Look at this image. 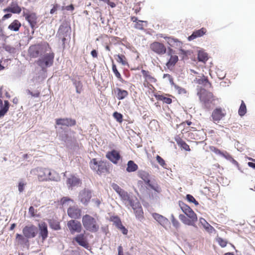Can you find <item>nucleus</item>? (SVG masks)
<instances>
[{"label": "nucleus", "instance_id": "obj_1", "mask_svg": "<svg viewBox=\"0 0 255 255\" xmlns=\"http://www.w3.org/2000/svg\"><path fill=\"white\" fill-rule=\"evenodd\" d=\"M179 205L182 212L187 216L180 214L179 216V219L185 225L194 226L198 220L196 214L188 205L182 201L179 202Z\"/></svg>", "mask_w": 255, "mask_h": 255}, {"label": "nucleus", "instance_id": "obj_2", "mask_svg": "<svg viewBox=\"0 0 255 255\" xmlns=\"http://www.w3.org/2000/svg\"><path fill=\"white\" fill-rule=\"evenodd\" d=\"M82 224L86 230L92 233H96L99 229V225L96 219L88 214L83 216Z\"/></svg>", "mask_w": 255, "mask_h": 255}, {"label": "nucleus", "instance_id": "obj_3", "mask_svg": "<svg viewBox=\"0 0 255 255\" xmlns=\"http://www.w3.org/2000/svg\"><path fill=\"white\" fill-rule=\"evenodd\" d=\"M137 175L139 178L142 179L144 181V183L147 185L151 189L157 193H160L161 192V188L157 183H151L150 175L147 172L143 170H140L138 172Z\"/></svg>", "mask_w": 255, "mask_h": 255}, {"label": "nucleus", "instance_id": "obj_4", "mask_svg": "<svg viewBox=\"0 0 255 255\" xmlns=\"http://www.w3.org/2000/svg\"><path fill=\"white\" fill-rule=\"evenodd\" d=\"M90 166L92 170L96 171L98 174H102L108 171L106 163L102 160L98 162L96 158H93L91 160Z\"/></svg>", "mask_w": 255, "mask_h": 255}, {"label": "nucleus", "instance_id": "obj_5", "mask_svg": "<svg viewBox=\"0 0 255 255\" xmlns=\"http://www.w3.org/2000/svg\"><path fill=\"white\" fill-rule=\"evenodd\" d=\"M149 48L151 51L158 55L165 54L167 50L166 46L163 43L158 41H154L150 43Z\"/></svg>", "mask_w": 255, "mask_h": 255}, {"label": "nucleus", "instance_id": "obj_6", "mask_svg": "<svg viewBox=\"0 0 255 255\" xmlns=\"http://www.w3.org/2000/svg\"><path fill=\"white\" fill-rule=\"evenodd\" d=\"M160 37L164 38L168 45V48L172 49H179L182 47L183 43L177 38H174L172 36H164L163 34L159 35Z\"/></svg>", "mask_w": 255, "mask_h": 255}, {"label": "nucleus", "instance_id": "obj_7", "mask_svg": "<svg viewBox=\"0 0 255 255\" xmlns=\"http://www.w3.org/2000/svg\"><path fill=\"white\" fill-rule=\"evenodd\" d=\"M36 171L38 179L40 181L54 180L51 176V172L48 168L38 167L36 169Z\"/></svg>", "mask_w": 255, "mask_h": 255}, {"label": "nucleus", "instance_id": "obj_8", "mask_svg": "<svg viewBox=\"0 0 255 255\" xmlns=\"http://www.w3.org/2000/svg\"><path fill=\"white\" fill-rule=\"evenodd\" d=\"M54 54L48 53L45 54L42 59L37 61V64L42 69L51 66L53 62Z\"/></svg>", "mask_w": 255, "mask_h": 255}, {"label": "nucleus", "instance_id": "obj_9", "mask_svg": "<svg viewBox=\"0 0 255 255\" xmlns=\"http://www.w3.org/2000/svg\"><path fill=\"white\" fill-rule=\"evenodd\" d=\"M23 16L28 22L31 28L34 30L36 27L38 17L35 12L30 11H23Z\"/></svg>", "mask_w": 255, "mask_h": 255}, {"label": "nucleus", "instance_id": "obj_10", "mask_svg": "<svg viewBox=\"0 0 255 255\" xmlns=\"http://www.w3.org/2000/svg\"><path fill=\"white\" fill-rule=\"evenodd\" d=\"M67 227L71 234L79 233L82 231V226L81 223L75 220H71L67 222Z\"/></svg>", "mask_w": 255, "mask_h": 255}, {"label": "nucleus", "instance_id": "obj_11", "mask_svg": "<svg viewBox=\"0 0 255 255\" xmlns=\"http://www.w3.org/2000/svg\"><path fill=\"white\" fill-rule=\"evenodd\" d=\"M141 72L144 78L143 86L145 87L150 88L151 83H155L157 82L156 79L152 76L148 71L142 69Z\"/></svg>", "mask_w": 255, "mask_h": 255}, {"label": "nucleus", "instance_id": "obj_12", "mask_svg": "<svg viewBox=\"0 0 255 255\" xmlns=\"http://www.w3.org/2000/svg\"><path fill=\"white\" fill-rule=\"evenodd\" d=\"M24 236L27 239L34 238L37 234V228L33 225L26 226L22 230Z\"/></svg>", "mask_w": 255, "mask_h": 255}, {"label": "nucleus", "instance_id": "obj_13", "mask_svg": "<svg viewBox=\"0 0 255 255\" xmlns=\"http://www.w3.org/2000/svg\"><path fill=\"white\" fill-rule=\"evenodd\" d=\"M167 55L170 56V58L166 65L168 68H170L173 67L177 62L178 57L175 54V51L171 48H167Z\"/></svg>", "mask_w": 255, "mask_h": 255}, {"label": "nucleus", "instance_id": "obj_14", "mask_svg": "<svg viewBox=\"0 0 255 255\" xmlns=\"http://www.w3.org/2000/svg\"><path fill=\"white\" fill-rule=\"evenodd\" d=\"M226 115L225 110L221 108H217L213 110L211 117L214 122H219Z\"/></svg>", "mask_w": 255, "mask_h": 255}, {"label": "nucleus", "instance_id": "obj_15", "mask_svg": "<svg viewBox=\"0 0 255 255\" xmlns=\"http://www.w3.org/2000/svg\"><path fill=\"white\" fill-rule=\"evenodd\" d=\"M43 48L44 45L41 43L31 45L28 49L30 56L33 58L37 57L39 53L43 50Z\"/></svg>", "mask_w": 255, "mask_h": 255}, {"label": "nucleus", "instance_id": "obj_16", "mask_svg": "<svg viewBox=\"0 0 255 255\" xmlns=\"http://www.w3.org/2000/svg\"><path fill=\"white\" fill-rule=\"evenodd\" d=\"M76 242L79 245L86 249L89 248V244L84 234H80L73 239V242Z\"/></svg>", "mask_w": 255, "mask_h": 255}, {"label": "nucleus", "instance_id": "obj_17", "mask_svg": "<svg viewBox=\"0 0 255 255\" xmlns=\"http://www.w3.org/2000/svg\"><path fill=\"white\" fill-rule=\"evenodd\" d=\"M130 205L134 211L136 218L140 221L142 220L144 218L143 211L140 203L136 202L134 204L132 202Z\"/></svg>", "mask_w": 255, "mask_h": 255}, {"label": "nucleus", "instance_id": "obj_18", "mask_svg": "<svg viewBox=\"0 0 255 255\" xmlns=\"http://www.w3.org/2000/svg\"><path fill=\"white\" fill-rule=\"evenodd\" d=\"M92 197L91 192L87 189L82 190L79 195V198L81 202L84 205H87Z\"/></svg>", "mask_w": 255, "mask_h": 255}, {"label": "nucleus", "instance_id": "obj_19", "mask_svg": "<svg viewBox=\"0 0 255 255\" xmlns=\"http://www.w3.org/2000/svg\"><path fill=\"white\" fill-rule=\"evenodd\" d=\"M199 94L200 100L205 104H208L212 102L213 95L211 92H208L205 90H201Z\"/></svg>", "mask_w": 255, "mask_h": 255}, {"label": "nucleus", "instance_id": "obj_20", "mask_svg": "<svg viewBox=\"0 0 255 255\" xmlns=\"http://www.w3.org/2000/svg\"><path fill=\"white\" fill-rule=\"evenodd\" d=\"M81 210L76 206L70 207L67 210L68 215L74 219H80L81 216Z\"/></svg>", "mask_w": 255, "mask_h": 255}, {"label": "nucleus", "instance_id": "obj_21", "mask_svg": "<svg viewBox=\"0 0 255 255\" xmlns=\"http://www.w3.org/2000/svg\"><path fill=\"white\" fill-rule=\"evenodd\" d=\"M76 121L71 118H60L56 119V125L58 126L72 127L75 126Z\"/></svg>", "mask_w": 255, "mask_h": 255}, {"label": "nucleus", "instance_id": "obj_22", "mask_svg": "<svg viewBox=\"0 0 255 255\" xmlns=\"http://www.w3.org/2000/svg\"><path fill=\"white\" fill-rule=\"evenodd\" d=\"M38 228L39 229V237H41L43 241L48 237L47 225L45 222H42L38 224Z\"/></svg>", "mask_w": 255, "mask_h": 255}, {"label": "nucleus", "instance_id": "obj_23", "mask_svg": "<svg viewBox=\"0 0 255 255\" xmlns=\"http://www.w3.org/2000/svg\"><path fill=\"white\" fill-rule=\"evenodd\" d=\"M106 157L114 163L116 164L121 158V156L118 151L116 150H113L112 151L108 152L107 153Z\"/></svg>", "mask_w": 255, "mask_h": 255}, {"label": "nucleus", "instance_id": "obj_24", "mask_svg": "<svg viewBox=\"0 0 255 255\" xmlns=\"http://www.w3.org/2000/svg\"><path fill=\"white\" fill-rule=\"evenodd\" d=\"M3 10L4 12H10L13 13L19 14L21 11V8L16 2H12L10 5Z\"/></svg>", "mask_w": 255, "mask_h": 255}, {"label": "nucleus", "instance_id": "obj_25", "mask_svg": "<svg viewBox=\"0 0 255 255\" xmlns=\"http://www.w3.org/2000/svg\"><path fill=\"white\" fill-rule=\"evenodd\" d=\"M207 32V29L206 28L202 27L200 29L194 31L193 33L188 37V39L189 41L194 40V39L200 37L205 35Z\"/></svg>", "mask_w": 255, "mask_h": 255}, {"label": "nucleus", "instance_id": "obj_26", "mask_svg": "<svg viewBox=\"0 0 255 255\" xmlns=\"http://www.w3.org/2000/svg\"><path fill=\"white\" fill-rule=\"evenodd\" d=\"M175 140L178 145L181 149L187 151H190L189 145L187 144L179 135H177L175 137Z\"/></svg>", "mask_w": 255, "mask_h": 255}, {"label": "nucleus", "instance_id": "obj_27", "mask_svg": "<svg viewBox=\"0 0 255 255\" xmlns=\"http://www.w3.org/2000/svg\"><path fill=\"white\" fill-rule=\"evenodd\" d=\"M194 82L200 85H203L204 86H207V85H209V87H211L212 85L209 82L207 77H206L204 75H203L202 77L200 78H196L194 80Z\"/></svg>", "mask_w": 255, "mask_h": 255}, {"label": "nucleus", "instance_id": "obj_28", "mask_svg": "<svg viewBox=\"0 0 255 255\" xmlns=\"http://www.w3.org/2000/svg\"><path fill=\"white\" fill-rule=\"evenodd\" d=\"M21 24L17 19L14 20L8 26V28L14 31H18L21 27Z\"/></svg>", "mask_w": 255, "mask_h": 255}, {"label": "nucleus", "instance_id": "obj_29", "mask_svg": "<svg viewBox=\"0 0 255 255\" xmlns=\"http://www.w3.org/2000/svg\"><path fill=\"white\" fill-rule=\"evenodd\" d=\"M2 105V102L0 99V107ZM9 107V102L8 101H4V106L0 110V118L3 117L8 111Z\"/></svg>", "mask_w": 255, "mask_h": 255}, {"label": "nucleus", "instance_id": "obj_30", "mask_svg": "<svg viewBox=\"0 0 255 255\" xmlns=\"http://www.w3.org/2000/svg\"><path fill=\"white\" fill-rule=\"evenodd\" d=\"M117 97L119 100H123L128 97V93L127 91L117 88Z\"/></svg>", "mask_w": 255, "mask_h": 255}, {"label": "nucleus", "instance_id": "obj_31", "mask_svg": "<svg viewBox=\"0 0 255 255\" xmlns=\"http://www.w3.org/2000/svg\"><path fill=\"white\" fill-rule=\"evenodd\" d=\"M117 61L124 66L128 65V62L126 57L123 54H118L115 55Z\"/></svg>", "mask_w": 255, "mask_h": 255}, {"label": "nucleus", "instance_id": "obj_32", "mask_svg": "<svg viewBox=\"0 0 255 255\" xmlns=\"http://www.w3.org/2000/svg\"><path fill=\"white\" fill-rule=\"evenodd\" d=\"M67 183V184L72 187L79 184L80 183V180L75 176H71L70 178H68Z\"/></svg>", "mask_w": 255, "mask_h": 255}, {"label": "nucleus", "instance_id": "obj_33", "mask_svg": "<svg viewBox=\"0 0 255 255\" xmlns=\"http://www.w3.org/2000/svg\"><path fill=\"white\" fill-rule=\"evenodd\" d=\"M152 216L154 219L162 225L168 222V220L165 217L157 213H154Z\"/></svg>", "mask_w": 255, "mask_h": 255}, {"label": "nucleus", "instance_id": "obj_34", "mask_svg": "<svg viewBox=\"0 0 255 255\" xmlns=\"http://www.w3.org/2000/svg\"><path fill=\"white\" fill-rule=\"evenodd\" d=\"M127 171L128 172H134L138 169V166L133 161L129 160L127 164Z\"/></svg>", "mask_w": 255, "mask_h": 255}, {"label": "nucleus", "instance_id": "obj_35", "mask_svg": "<svg viewBox=\"0 0 255 255\" xmlns=\"http://www.w3.org/2000/svg\"><path fill=\"white\" fill-rule=\"evenodd\" d=\"M155 97L156 100L161 101L164 103L167 104H170L172 102V100L169 97H166L163 95H155Z\"/></svg>", "mask_w": 255, "mask_h": 255}, {"label": "nucleus", "instance_id": "obj_36", "mask_svg": "<svg viewBox=\"0 0 255 255\" xmlns=\"http://www.w3.org/2000/svg\"><path fill=\"white\" fill-rule=\"evenodd\" d=\"M112 70L114 73L115 74L116 77L119 79L120 81L124 83H126V81L123 79L120 73L118 71L117 68V66L113 61L112 63Z\"/></svg>", "mask_w": 255, "mask_h": 255}, {"label": "nucleus", "instance_id": "obj_37", "mask_svg": "<svg viewBox=\"0 0 255 255\" xmlns=\"http://www.w3.org/2000/svg\"><path fill=\"white\" fill-rule=\"evenodd\" d=\"M50 227L54 230L61 229L60 222L55 220H49L48 221Z\"/></svg>", "mask_w": 255, "mask_h": 255}, {"label": "nucleus", "instance_id": "obj_38", "mask_svg": "<svg viewBox=\"0 0 255 255\" xmlns=\"http://www.w3.org/2000/svg\"><path fill=\"white\" fill-rule=\"evenodd\" d=\"M109 221L113 222L117 228L122 224L120 218L118 216H111Z\"/></svg>", "mask_w": 255, "mask_h": 255}, {"label": "nucleus", "instance_id": "obj_39", "mask_svg": "<svg viewBox=\"0 0 255 255\" xmlns=\"http://www.w3.org/2000/svg\"><path fill=\"white\" fill-rule=\"evenodd\" d=\"M198 59L199 61L205 63L208 59V54L202 51H199L198 54Z\"/></svg>", "mask_w": 255, "mask_h": 255}, {"label": "nucleus", "instance_id": "obj_40", "mask_svg": "<svg viewBox=\"0 0 255 255\" xmlns=\"http://www.w3.org/2000/svg\"><path fill=\"white\" fill-rule=\"evenodd\" d=\"M119 195L121 197L122 200L128 201L129 202L130 204L132 203V201L130 199V197L128 193L125 191L124 190H123Z\"/></svg>", "mask_w": 255, "mask_h": 255}, {"label": "nucleus", "instance_id": "obj_41", "mask_svg": "<svg viewBox=\"0 0 255 255\" xmlns=\"http://www.w3.org/2000/svg\"><path fill=\"white\" fill-rule=\"evenodd\" d=\"M247 112V108L246 104L243 101H242V103L240 108L238 111L239 115L241 116H244Z\"/></svg>", "mask_w": 255, "mask_h": 255}, {"label": "nucleus", "instance_id": "obj_42", "mask_svg": "<svg viewBox=\"0 0 255 255\" xmlns=\"http://www.w3.org/2000/svg\"><path fill=\"white\" fill-rule=\"evenodd\" d=\"M143 23L145 24V25L147 24L146 21L143 20H138L134 25V27L136 29L142 30L144 29V25Z\"/></svg>", "mask_w": 255, "mask_h": 255}, {"label": "nucleus", "instance_id": "obj_43", "mask_svg": "<svg viewBox=\"0 0 255 255\" xmlns=\"http://www.w3.org/2000/svg\"><path fill=\"white\" fill-rule=\"evenodd\" d=\"M210 149L212 151H213L216 154L221 155L226 157V158H228V157H227V155H226L225 153H224L223 152H222L220 149H219L218 148H217V147H216L215 146H210Z\"/></svg>", "mask_w": 255, "mask_h": 255}, {"label": "nucleus", "instance_id": "obj_44", "mask_svg": "<svg viewBox=\"0 0 255 255\" xmlns=\"http://www.w3.org/2000/svg\"><path fill=\"white\" fill-rule=\"evenodd\" d=\"M113 117L119 123H122L123 122V116L121 113L115 112L113 114Z\"/></svg>", "mask_w": 255, "mask_h": 255}, {"label": "nucleus", "instance_id": "obj_45", "mask_svg": "<svg viewBox=\"0 0 255 255\" xmlns=\"http://www.w3.org/2000/svg\"><path fill=\"white\" fill-rule=\"evenodd\" d=\"M76 87V92L78 94H80L82 90V84L80 81H75L74 83Z\"/></svg>", "mask_w": 255, "mask_h": 255}, {"label": "nucleus", "instance_id": "obj_46", "mask_svg": "<svg viewBox=\"0 0 255 255\" xmlns=\"http://www.w3.org/2000/svg\"><path fill=\"white\" fill-rule=\"evenodd\" d=\"M186 199L189 202L193 203L196 206L199 205V203L196 200L195 198L190 194H187L186 195Z\"/></svg>", "mask_w": 255, "mask_h": 255}, {"label": "nucleus", "instance_id": "obj_47", "mask_svg": "<svg viewBox=\"0 0 255 255\" xmlns=\"http://www.w3.org/2000/svg\"><path fill=\"white\" fill-rule=\"evenodd\" d=\"M216 240L221 247L224 248L227 246V241L222 238L218 237Z\"/></svg>", "mask_w": 255, "mask_h": 255}, {"label": "nucleus", "instance_id": "obj_48", "mask_svg": "<svg viewBox=\"0 0 255 255\" xmlns=\"http://www.w3.org/2000/svg\"><path fill=\"white\" fill-rule=\"evenodd\" d=\"M156 159L157 162L163 167H165L166 164L164 160L160 157L159 155H157L156 156Z\"/></svg>", "mask_w": 255, "mask_h": 255}, {"label": "nucleus", "instance_id": "obj_49", "mask_svg": "<svg viewBox=\"0 0 255 255\" xmlns=\"http://www.w3.org/2000/svg\"><path fill=\"white\" fill-rule=\"evenodd\" d=\"M171 220L173 226L175 227L176 228H178L180 226V223L178 222V221L175 219L174 216L172 215L171 217Z\"/></svg>", "mask_w": 255, "mask_h": 255}, {"label": "nucleus", "instance_id": "obj_50", "mask_svg": "<svg viewBox=\"0 0 255 255\" xmlns=\"http://www.w3.org/2000/svg\"><path fill=\"white\" fill-rule=\"evenodd\" d=\"M174 87V88L177 91L178 94H185L186 93V91L185 89L176 85L174 84V85H173Z\"/></svg>", "mask_w": 255, "mask_h": 255}, {"label": "nucleus", "instance_id": "obj_51", "mask_svg": "<svg viewBox=\"0 0 255 255\" xmlns=\"http://www.w3.org/2000/svg\"><path fill=\"white\" fill-rule=\"evenodd\" d=\"M112 187L113 189L118 194H119L123 190L116 183H113L112 185Z\"/></svg>", "mask_w": 255, "mask_h": 255}, {"label": "nucleus", "instance_id": "obj_52", "mask_svg": "<svg viewBox=\"0 0 255 255\" xmlns=\"http://www.w3.org/2000/svg\"><path fill=\"white\" fill-rule=\"evenodd\" d=\"M178 49L179 51V54L182 56L183 59L187 57L188 53V51L184 50L182 48H179Z\"/></svg>", "mask_w": 255, "mask_h": 255}, {"label": "nucleus", "instance_id": "obj_53", "mask_svg": "<svg viewBox=\"0 0 255 255\" xmlns=\"http://www.w3.org/2000/svg\"><path fill=\"white\" fill-rule=\"evenodd\" d=\"M163 78H167L172 85H174L173 79L170 75H169L168 74H164L163 75Z\"/></svg>", "mask_w": 255, "mask_h": 255}, {"label": "nucleus", "instance_id": "obj_54", "mask_svg": "<svg viewBox=\"0 0 255 255\" xmlns=\"http://www.w3.org/2000/svg\"><path fill=\"white\" fill-rule=\"evenodd\" d=\"M25 185H26V183H24L23 182H22V181L19 182V183L18 184V191H19V192H22L23 191L24 189V186Z\"/></svg>", "mask_w": 255, "mask_h": 255}, {"label": "nucleus", "instance_id": "obj_55", "mask_svg": "<svg viewBox=\"0 0 255 255\" xmlns=\"http://www.w3.org/2000/svg\"><path fill=\"white\" fill-rule=\"evenodd\" d=\"M118 229L120 230L123 234L127 235L128 234V230L122 224L121 225V226H119Z\"/></svg>", "mask_w": 255, "mask_h": 255}, {"label": "nucleus", "instance_id": "obj_56", "mask_svg": "<svg viewBox=\"0 0 255 255\" xmlns=\"http://www.w3.org/2000/svg\"><path fill=\"white\" fill-rule=\"evenodd\" d=\"M29 213L31 215V217H34L35 216V209L32 206H30L29 208Z\"/></svg>", "mask_w": 255, "mask_h": 255}, {"label": "nucleus", "instance_id": "obj_57", "mask_svg": "<svg viewBox=\"0 0 255 255\" xmlns=\"http://www.w3.org/2000/svg\"><path fill=\"white\" fill-rule=\"evenodd\" d=\"M16 239L21 242H23L25 240L24 237L22 235L19 234H17L16 235Z\"/></svg>", "mask_w": 255, "mask_h": 255}, {"label": "nucleus", "instance_id": "obj_58", "mask_svg": "<svg viewBox=\"0 0 255 255\" xmlns=\"http://www.w3.org/2000/svg\"><path fill=\"white\" fill-rule=\"evenodd\" d=\"M250 160H252L253 162H249L248 163V165L253 168L255 169V159H254L253 158H250Z\"/></svg>", "mask_w": 255, "mask_h": 255}, {"label": "nucleus", "instance_id": "obj_59", "mask_svg": "<svg viewBox=\"0 0 255 255\" xmlns=\"http://www.w3.org/2000/svg\"><path fill=\"white\" fill-rule=\"evenodd\" d=\"M118 255H124L123 248L122 246H119L118 248Z\"/></svg>", "mask_w": 255, "mask_h": 255}, {"label": "nucleus", "instance_id": "obj_60", "mask_svg": "<svg viewBox=\"0 0 255 255\" xmlns=\"http://www.w3.org/2000/svg\"><path fill=\"white\" fill-rule=\"evenodd\" d=\"M226 153L227 154V157H229V158L232 159V162L234 164H235V165H236L237 166L239 165L238 162L236 160H235L234 158H233L227 152H226Z\"/></svg>", "mask_w": 255, "mask_h": 255}, {"label": "nucleus", "instance_id": "obj_61", "mask_svg": "<svg viewBox=\"0 0 255 255\" xmlns=\"http://www.w3.org/2000/svg\"><path fill=\"white\" fill-rule=\"evenodd\" d=\"M91 55L93 58L98 57V53L96 50H93L91 52Z\"/></svg>", "mask_w": 255, "mask_h": 255}, {"label": "nucleus", "instance_id": "obj_62", "mask_svg": "<svg viewBox=\"0 0 255 255\" xmlns=\"http://www.w3.org/2000/svg\"><path fill=\"white\" fill-rule=\"evenodd\" d=\"M29 93L32 97H38L40 95V92L38 91L36 92L35 93H33L30 91H29Z\"/></svg>", "mask_w": 255, "mask_h": 255}, {"label": "nucleus", "instance_id": "obj_63", "mask_svg": "<svg viewBox=\"0 0 255 255\" xmlns=\"http://www.w3.org/2000/svg\"><path fill=\"white\" fill-rule=\"evenodd\" d=\"M58 5L57 4L54 5L52 8L50 10V13H54L57 9Z\"/></svg>", "mask_w": 255, "mask_h": 255}, {"label": "nucleus", "instance_id": "obj_64", "mask_svg": "<svg viewBox=\"0 0 255 255\" xmlns=\"http://www.w3.org/2000/svg\"><path fill=\"white\" fill-rule=\"evenodd\" d=\"M11 16V14H10V13H7V14H4L3 16L2 19V20H5L6 19L10 18Z\"/></svg>", "mask_w": 255, "mask_h": 255}]
</instances>
